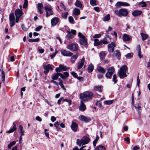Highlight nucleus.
I'll return each mask as SVG.
<instances>
[{
	"instance_id": "obj_1",
	"label": "nucleus",
	"mask_w": 150,
	"mask_h": 150,
	"mask_svg": "<svg viewBox=\"0 0 150 150\" xmlns=\"http://www.w3.org/2000/svg\"><path fill=\"white\" fill-rule=\"evenodd\" d=\"M93 96V93L90 91H86L80 94V98L83 101H87L91 99Z\"/></svg>"
},
{
	"instance_id": "obj_2",
	"label": "nucleus",
	"mask_w": 150,
	"mask_h": 150,
	"mask_svg": "<svg viewBox=\"0 0 150 150\" xmlns=\"http://www.w3.org/2000/svg\"><path fill=\"white\" fill-rule=\"evenodd\" d=\"M127 69V67L125 65L123 66L120 67V70L118 71L117 75H118L121 79H123L126 77L127 75L126 72Z\"/></svg>"
},
{
	"instance_id": "obj_3",
	"label": "nucleus",
	"mask_w": 150,
	"mask_h": 150,
	"mask_svg": "<svg viewBox=\"0 0 150 150\" xmlns=\"http://www.w3.org/2000/svg\"><path fill=\"white\" fill-rule=\"evenodd\" d=\"M90 141L89 138L86 136L83 137L81 140L77 139L76 141V144L79 146H81L83 144V145L88 143Z\"/></svg>"
},
{
	"instance_id": "obj_4",
	"label": "nucleus",
	"mask_w": 150,
	"mask_h": 150,
	"mask_svg": "<svg viewBox=\"0 0 150 150\" xmlns=\"http://www.w3.org/2000/svg\"><path fill=\"white\" fill-rule=\"evenodd\" d=\"M78 36L80 38L79 42L80 44L82 46H85L87 44V39L85 36L81 33H79L78 34Z\"/></svg>"
},
{
	"instance_id": "obj_5",
	"label": "nucleus",
	"mask_w": 150,
	"mask_h": 150,
	"mask_svg": "<svg viewBox=\"0 0 150 150\" xmlns=\"http://www.w3.org/2000/svg\"><path fill=\"white\" fill-rule=\"evenodd\" d=\"M44 9L46 13V16L47 17L52 15L53 14V12L52 10V7L50 5L45 6Z\"/></svg>"
},
{
	"instance_id": "obj_6",
	"label": "nucleus",
	"mask_w": 150,
	"mask_h": 150,
	"mask_svg": "<svg viewBox=\"0 0 150 150\" xmlns=\"http://www.w3.org/2000/svg\"><path fill=\"white\" fill-rule=\"evenodd\" d=\"M67 48L71 51H76L78 50L79 47L76 43H74L68 44L67 46Z\"/></svg>"
},
{
	"instance_id": "obj_7",
	"label": "nucleus",
	"mask_w": 150,
	"mask_h": 150,
	"mask_svg": "<svg viewBox=\"0 0 150 150\" xmlns=\"http://www.w3.org/2000/svg\"><path fill=\"white\" fill-rule=\"evenodd\" d=\"M114 71L115 70L113 67H111L109 68L108 69L107 73H106L105 74V77L107 78H110L113 74Z\"/></svg>"
},
{
	"instance_id": "obj_8",
	"label": "nucleus",
	"mask_w": 150,
	"mask_h": 150,
	"mask_svg": "<svg viewBox=\"0 0 150 150\" xmlns=\"http://www.w3.org/2000/svg\"><path fill=\"white\" fill-rule=\"evenodd\" d=\"M61 52L63 55L66 57H70L73 55V53L69 51L66 50H61Z\"/></svg>"
},
{
	"instance_id": "obj_9",
	"label": "nucleus",
	"mask_w": 150,
	"mask_h": 150,
	"mask_svg": "<svg viewBox=\"0 0 150 150\" xmlns=\"http://www.w3.org/2000/svg\"><path fill=\"white\" fill-rule=\"evenodd\" d=\"M79 117L81 121L84 122H88L91 120V119L89 117L82 115H80Z\"/></svg>"
},
{
	"instance_id": "obj_10",
	"label": "nucleus",
	"mask_w": 150,
	"mask_h": 150,
	"mask_svg": "<svg viewBox=\"0 0 150 150\" xmlns=\"http://www.w3.org/2000/svg\"><path fill=\"white\" fill-rule=\"evenodd\" d=\"M116 46V45L114 42H112L111 44H109L108 45V50L109 52H112L114 50V47Z\"/></svg>"
},
{
	"instance_id": "obj_11",
	"label": "nucleus",
	"mask_w": 150,
	"mask_h": 150,
	"mask_svg": "<svg viewBox=\"0 0 150 150\" xmlns=\"http://www.w3.org/2000/svg\"><path fill=\"white\" fill-rule=\"evenodd\" d=\"M43 68L44 69V73L45 74L48 73L49 72L50 69H53L50 64H49L46 65H44L43 66Z\"/></svg>"
},
{
	"instance_id": "obj_12",
	"label": "nucleus",
	"mask_w": 150,
	"mask_h": 150,
	"mask_svg": "<svg viewBox=\"0 0 150 150\" xmlns=\"http://www.w3.org/2000/svg\"><path fill=\"white\" fill-rule=\"evenodd\" d=\"M60 76L61 77H63V74L60 73H55L52 75V80H56L58 79L59 76Z\"/></svg>"
},
{
	"instance_id": "obj_13",
	"label": "nucleus",
	"mask_w": 150,
	"mask_h": 150,
	"mask_svg": "<svg viewBox=\"0 0 150 150\" xmlns=\"http://www.w3.org/2000/svg\"><path fill=\"white\" fill-rule=\"evenodd\" d=\"M71 127L73 131L76 132L78 130V125L76 122H72L71 123Z\"/></svg>"
},
{
	"instance_id": "obj_14",
	"label": "nucleus",
	"mask_w": 150,
	"mask_h": 150,
	"mask_svg": "<svg viewBox=\"0 0 150 150\" xmlns=\"http://www.w3.org/2000/svg\"><path fill=\"white\" fill-rule=\"evenodd\" d=\"M59 21V19L58 17H54L51 21L52 25L55 26Z\"/></svg>"
},
{
	"instance_id": "obj_15",
	"label": "nucleus",
	"mask_w": 150,
	"mask_h": 150,
	"mask_svg": "<svg viewBox=\"0 0 150 150\" xmlns=\"http://www.w3.org/2000/svg\"><path fill=\"white\" fill-rule=\"evenodd\" d=\"M120 16H126L128 14L127 10L126 9L123 8H121L120 9Z\"/></svg>"
},
{
	"instance_id": "obj_16",
	"label": "nucleus",
	"mask_w": 150,
	"mask_h": 150,
	"mask_svg": "<svg viewBox=\"0 0 150 150\" xmlns=\"http://www.w3.org/2000/svg\"><path fill=\"white\" fill-rule=\"evenodd\" d=\"M85 59L84 57H83L80 61H79L78 63L77 68L78 69H81L83 66L85 62Z\"/></svg>"
},
{
	"instance_id": "obj_17",
	"label": "nucleus",
	"mask_w": 150,
	"mask_h": 150,
	"mask_svg": "<svg viewBox=\"0 0 150 150\" xmlns=\"http://www.w3.org/2000/svg\"><path fill=\"white\" fill-rule=\"evenodd\" d=\"M83 101L81 100V104L79 107V109L80 111H83L86 110V107L84 104Z\"/></svg>"
},
{
	"instance_id": "obj_18",
	"label": "nucleus",
	"mask_w": 150,
	"mask_h": 150,
	"mask_svg": "<svg viewBox=\"0 0 150 150\" xmlns=\"http://www.w3.org/2000/svg\"><path fill=\"white\" fill-rule=\"evenodd\" d=\"M129 6V4L126 2H118L115 5L116 6Z\"/></svg>"
},
{
	"instance_id": "obj_19",
	"label": "nucleus",
	"mask_w": 150,
	"mask_h": 150,
	"mask_svg": "<svg viewBox=\"0 0 150 150\" xmlns=\"http://www.w3.org/2000/svg\"><path fill=\"white\" fill-rule=\"evenodd\" d=\"M23 14V13L21 9L20 10L18 8L15 11L16 17L17 15V17H20L21 16H22Z\"/></svg>"
},
{
	"instance_id": "obj_20",
	"label": "nucleus",
	"mask_w": 150,
	"mask_h": 150,
	"mask_svg": "<svg viewBox=\"0 0 150 150\" xmlns=\"http://www.w3.org/2000/svg\"><path fill=\"white\" fill-rule=\"evenodd\" d=\"M43 6L42 3L38 4V9L40 14H42L43 12Z\"/></svg>"
},
{
	"instance_id": "obj_21",
	"label": "nucleus",
	"mask_w": 150,
	"mask_h": 150,
	"mask_svg": "<svg viewBox=\"0 0 150 150\" xmlns=\"http://www.w3.org/2000/svg\"><path fill=\"white\" fill-rule=\"evenodd\" d=\"M97 69L99 73L102 74H105L106 72V70L100 66H98Z\"/></svg>"
},
{
	"instance_id": "obj_22",
	"label": "nucleus",
	"mask_w": 150,
	"mask_h": 150,
	"mask_svg": "<svg viewBox=\"0 0 150 150\" xmlns=\"http://www.w3.org/2000/svg\"><path fill=\"white\" fill-rule=\"evenodd\" d=\"M137 53L138 55L140 58L143 57V55L141 54V47L140 45H138L137 46Z\"/></svg>"
},
{
	"instance_id": "obj_23",
	"label": "nucleus",
	"mask_w": 150,
	"mask_h": 150,
	"mask_svg": "<svg viewBox=\"0 0 150 150\" xmlns=\"http://www.w3.org/2000/svg\"><path fill=\"white\" fill-rule=\"evenodd\" d=\"M142 13L141 11L135 10L132 13V14L134 16H139Z\"/></svg>"
},
{
	"instance_id": "obj_24",
	"label": "nucleus",
	"mask_w": 150,
	"mask_h": 150,
	"mask_svg": "<svg viewBox=\"0 0 150 150\" xmlns=\"http://www.w3.org/2000/svg\"><path fill=\"white\" fill-rule=\"evenodd\" d=\"M93 40L94 41V44L95 46L102 45L101 40L99 41V40L98 39H94Z\"/></svg>"
},
{
	"instance_id": "obj_25",
	"label": "nucleus",
	"mask_w": 150,
	"mask_h": 150,
	"mask_svg": "<svg viewBox=\"0 0 150 150\" xmlns=\"http://www.w3.org/2000/svg\"><path fill=\"white\" fill-rule=\"evenodd\" d=\"M130 40V38L129 35L125 34L123 35V40L124 42L128 41Z\"/></svg>"
},
{
	"instance_id": "obj_26",
	"label": "nucleus",
	"mask_w": 150,
	"mask_h": 150,
	"mask_svg": "<svg viewBox=\"0 0 150 150\" xmlns=\"http://www.w3.org/2000/svg\"><path fill=\"white\" fill-rule=\"evenodd\" d=\"M13 127L11 129H10L9 130L7 131V133H10L13 132L16 129V126L14 122L13 123Z\"/></svg>"
},
{
	"instance_id": "obj_27",
	"label": "nucleus",
	"mask_w": 150,
	"mask_h": 150,
	"mask_svg": "<svg viewBox=\"0 0 150 150\" xmlns=\"http://www.w3.org/2000/svg\"><path fill=\"white\" fill-rule=\"evenodd\" d=\"M80 13V10L77 8H75L74 9L73 14L75 16H78Z\"/></svg>"
},
{
	"instance_id": "obj_28",
	"label": "nucleus",
	"mask_w": 150,
	"mask_h": 150,
	"mask_svg": "<svg viewBox=\"0 0 150 150\" xmlns=\"http://www.w3.org/2000/svg\"><path fill=\"white\" fill-rule=\"evenodd\" d=\"M58 80L59 81L58 85L59 84L63 89L66 90V89L63 83V82L62 80L60 78H59Z\"/></svg>"
},
{
	"instance_id": "obj_29",
	"label": "nucleus",
	"mask_w": 150,
	"mask_h": 150,
	"mask_svg": "<svg viewBox=\"0 0 150 150\" xmlns=\"http://www.w3.org/2000/svg\"><path fill=\"white\" fill-rule=\"evenodd\" d=\"M78 57V54L74 55L72 56L71 57V61L72 63L75 62V60Z\"/></svg>"
},
{
	"instance_id": "obj_30",
	"label": "nucleus",
	"mask_w": 150,
	"mask_h": 150,
	"mask_svg": "<svg viewBox=\"0 0 150 150\" xmlns=\"http://www.w3.org/2000/svg\"><path fill=\"white\" fill-rule=\"evenodd\" d=\"M140 35L142 37V41H144L147 39L148 37V36L147 34H144L143 33H141Z\"/></svg>"
},
{
	"instance_id": "obj_31",
	"label": "nucleus",
	"mask_w": 150,
	"mask_h": 150,
	"mask_svg": "<svg viewBox=\"0 0 150 150\" xmlns=\"http://www.w3.org/2000/svg\"><path fill=\"white\" fill-rule=\"evenodd\" d=\"M75 6L81 8L82 7V4L79 0H77L75 3Z\"/></svg>"
},
{
	"instance_id": "obj_32",
	"label": "nucleus",
	"mask_w": 150,
	"mask_h": 150,
	"mask_svg": "<svg viewBox=\"0 0 150 150\" xmlns=\"http://www.w3.org/2000/svg\"><path fill=\"white\" fill-rule=\"evenodd\" d=\"M94 67L93 64H91L88 66V71L89 73L92 72L93 69Z\"/></svg>"
},
{
	"instance_id": "obj_33",
	"label": "nucleus",
	"mask_w": 150,
	"mask_h": 150,
	"mask_svg": "<svg viewBox=\"0 0 150 150\" xmlns=\"http://www.w3.org/2000/svg\"><path fill=\"white\" fill-rule=\"evenodd\" d=\"M94 89L96 91L101 92L102 91V87L101 86H96L94 87Z\"/></svg>"
},
{
	"instance_id": "obj_34",
	"label": "nucleus",
	"mask_w": 150,
	"mask_h": 150,
	"mask_svg": "<svg viewBox=\"0 0 150 150\" xmlns=\"http://www.w3.org/2000/svg\"><path fill=\"white\" fill-rule=\"evenodd\" d=\"M110 19V15L109 14H108L103 18V21L105 22L108 21Z\"/></svg>"
},
{
	"instance_id": "obj_35",
	"label": "nucleus",
	"mask_w": 150,
	"mask_h": 150,
	"mask_svg": "<svg viewBox=\"0 0 150 150\" xmlns=\"http://www.w3.org/2000/svg\"><path fill=\"white\" fill-rule=\"evenodd\" d=\"M0 71H1V80L3 82H4L5 81V74L4 72L1 69L0 70Z\"/></svg>"
},
{
	"instance_id": "obj_36",
	"label": "nucleus",
	"mask_w": 150,
	"mask_h": 150,
	"mask_svg": "<svg viewBox=\"0 0 150 150\" xmlns=\"http://www.w3.org/2000/svg\"><path fill=\"white\" fill-rule=\"evenodd\" d=\"M59 67L60 68H61V69H62V70L66 71L68 69H69V68L67 67V66H63L62 64H60L59 65Z\"/></svg>"
},
{
	"instance_id": "obj_37",
	"label": "nucleus",
	"mask_w": 150,
	"mask_h": 150,
	"mask_svg": "<svg viewBox=\"0 0 150 150\" xmlns=\"http://www.w3.org/2000/svg\"><path fill=\"white\" fill-rule=\"evenodd\" d=\"M95 150H105V148L103 146L99 145V146L96 147Z\"/></svg>"
},
{
	"instance_id": "obj_38",
	"label": "nucleus",
	"mask_w": 150,
	"mask_h": 150,
	"mask_svg": "<svg viewBox=\"0 0 150 150\" xmlns=\"http://www.w3.org/2000/svg\"><path fill=\"white\" fill-rule=\"evenodd\" d=\"M54 126L56 127V129L57 131H59L60 129V128L59 126V124L58 121L55 122L54 124Z\"/></svg>"
},
{
	"instance_id": "obj_39",
	"label": "nucleus",
	"mask_w": 150,
	"mask_h": 150,
	"mask_svg": "<svg viewBox=\"0 0 150 150\" xmlns=\"http://www.w3.org/2000/svg\"><path fill=\"white\" fill-rule=\"evenodd\" d=\"M105 55L106 54L105 53L102 52H100L99 54V56L101 59H103L104 58Z\"/></svg>"
},
{
	"instance_id": "obj_40",
	"label": "nucleus",
	"mask_w": 150,
	"mask_h": 150,
	"mask_svg": "<svg viewBox=\"0 0 150 150\" xmlns=\"http://www.w3.org/2000/svg\"><path fill=\"white\" fill-rule=\"evenodd\" d=\"M96 2L97 1L96 0H90V4L92 6H94L97 5Z\"/></svg>"
},
{
	"instance_id": "obj_41",
	"label": "nucleus",
	"mask_w": 150,
	"mask_h": 150,
	"mask_svg": "<svg viewBox=\"0 0 150 150\" xmlns=\"http://www.w3.org/2000/svg\"><path fill=\"white\" fill-rule=\"evenodd\" d=\"M16 142L15 141H13L11 142L10 144L8 145V148L9 149H10L12 146L13 145L16 144Z\"/></svg>"
},
{
	"instance_id": "obj_42",
	"label": "nucleus",
	"mask_w": 150,
	"mask_h": 150,
	"mask_svg": "<svg viewBox=\"0 0 150 150\" xmlns=\"http://www.w3.org/2000/svg\"><path fill=\"white\" fill-rule=\"evenodd\" d=\"M112 81L114 82V83L115 84L117 81V76L116 74H114L113 76Z\"/></svg>"
},
{
	"instance_id": "obj_43",
	"label": "nucleus",
	"mask_w": 150,
	"mask_h": 150,
	"mask_svg": "<svg viewBox=\"0 0 150 150\" xmlns=\"http://www.w3.org/2000/svg\"><path fill=\"white\" fill-rule=\"evenodd\" d=\"M113 100H105L104 102V103L107 105H109L112 104L113 103Z\"/></svg>"
},
{
	"instance_id": "obj_44",
	"label": "nucleus",
	"mask_w": 150,
	"mask_h": 150,
	"mask_svg": "<svg viewBox=\"0 0 150 150\" xmlns=\"http://www.w3.org/2000/svg\"><path fill=\"white\" fill-rule=\"evenodd\" d=\"M39 40L38 38H37L34 39H29L28 41L30 42H38Z\"/></svg>"
},
{
	"instance_id": "obj_45",
	"label": "nucleus",
	"mask_w": 150,
	"mask_h": 150,
	"mask_svg": "<svg viewBox=\"0 0 150 150\" xmlns=\"http://www.w3.org/2000/svg\"><path fill=\"white\" fill-rule=\"evenodd\" d=\"M10 21L15 20V17L13 13L11 14L9 16Z\"/></svg>"
},
{
	"instance_id": "obj_46",
	"label": "nucleus",
	"mask_w": 150,
	"mask_h": 150,
	"mask_svg": "<svg viewBox=\"0 0 150 150\" xmlns=\"http://www.w3.org/2000/svg\"><path fill=\"white\" fill-rule=\"evenodd\" d=\"M68 20L69 22L72 24H74V20L72 16H69L68 18Z\"/></svg>"
},
{
	"instance_id": "obj_47",
	"label": "nucleus",
	"mask_w": 150,
	"mask_h": 150,
	"mask_svg": "<svg viewBox=\"0 0 150 150\" xmlns=\"http://www.w3.org/2000/svg\"><path fill=\"white\" fill-rule=\"evenodd\" d=\"M135 108L136 109L137 112H138L139 115H140V110H141V107L140 106H139L138 105L137 106H135Z\"/></svg>"
},
{
	"instance_id": "obj_48",
	"label": "nucleus",
	"mask_w": 150,
	"mask_h": 150,
	"mask_svg": "<svg viewBox=\"0 0 150 150\" xmlns=\"http://www.w3.org/2000/svg\"><path fill=\"white\" fill-rule=\"evenodd\" d=\"M139 4L140 5H141V6L142 7H146L147 6L146 3L143 1L139 2Z\"/></svg>"
},
{
	"instance_id": "obj_49",
	"label": "nucleus",
	"mask_w": 150,
	"mask_h": 150,
	"mask_svg": "<svg viewBox=\"0 0 150 150\" xmlns=\"http://www.w3.org/2000/svg\"><path fill=\"white\" fill-rule=\"evenodd\" d=\"M28 5V1L27 0H24V4L23 6V8H27Z\"/></svg>"
},
{
	"instance_id": "obj_50",
	"label": "nucleus",
	"mask_w": 150,
	"mask_h": 150,
	"mask_svg": "<svg viewBox=\"0 0 150 150\" xmlns=\"http://www.w3.org/2000/svg\"><path fill=\"white\" fill-rule=\"evenodd\" d=\"M69 75V74L67 72H64V73L63 74V77H61V78L62 79H64L65 78L67 77Z\"/></svg>"
},
{
	"instance_id": "obj_51",
	"label": "nucleus",
	"mask_w": 150,
	"mask_h": 150,
	"mask_svg": "<svg viewBox=\"0 0 150 150\" xmlns=\"http://www.w3.org/2000/svg\"><path fill=\"white\" fill-rule=\"evenodd\" d=\"M68 13L67 12H65L62 13V16L64 18H66Z\"/></svg>"
},
{
	"instance_id": "obj_52",
	"label": "nucleus",
	"mask_w": 150,
	"mask_h": 150,
	"mask_svg": "<svg viewBox=\"0 0 150 150\" xmlns=\"http://www.w3.org/2000/svg\"><path fill=\"white\" fill-rule=\"evenodd\" d=\"M133 56V53H128L125 55V57L126 58H131Z\"/></svg>"
},
{
	"instance_id": "obj_53",
	"label": "nucleus",
	"mask_w": 150,
	"mask_h": 150,
	"mask_svg": "<svg viewBox=\"0 0 150 150\" xmlns=\"http://www.w3.org/2000/svg\"><path fill=\"white\" fill-rule=\"evenodd\" d=\"M66 38H68V39L69 40H70V39H72L73 38H74V36H73V35L70 34L69 35H66Z\"/></svg>"
},
{
	"instance_id": "obj_54",
	"label": "nucleus",
	"mask_w": 150,
	"mask_h": 150,
	"mask_svg": "<svg viewBox=\"0 0 150 150\" xmlns=\"http://www.w3.org/2000/svg\"><path fill=\"white\" fill-rule=\"evenodd\" d=\"M101 36L100 34H95L93 36V38H100Z\"/></svg>"
},
{
	"instance_id": "obj_55",
	"label": "nucleus",
	"mask_w": 150,
	"mask_h": 150,
	"mask_svg": "<svg viewBox=\"0 0 150 150\" xmlns=\"http://www.w3.org/2000/svg\"><path fill=\"white\" fill-rule=\"evenodd\" d=\"M10 25L11 27H12L15 25V20L10 21Z\"/></svg>"
},
{
	"instance_id": "obj_56",
	"label": "nucleus",
	"mask_w": 150,
	"mask_h": 150,
	"mask_svg": "<svg viewBox=\"0 0 150 150\" xmlns=\"http://www.w3.org/2000/svg\"><path fill=\"white\" fill-rule=\"evenodd\" d=\"M62 100L63 102L64 101H66L67 102H68L69 103V105H71V100H69L67 99H62Z\"/></svg>"
},
{
	"instance_id": "obj_57",
	"label": "nucleus",
	"mask_w": 150,
	"mask_h": 150,
	"mask_svg": "<svg viewBox=\"0 0 150 150\" xmlns=\"http://www.w3.org/2000/svg\"><path fill=\"white\" fill-rule=\"evenodd\" d=\"M55 71L57 73H59L61 72L62 71V69L61 68L58 67H57L55 69Z\"/></svg>"
},
{
	"instance_id": "obj_58",
	"label": "nucleus",
	"mask_w": 150,
	"mask_h": 150,
	"mask_svg": "<svg viewBox=\"0 0 150 150\" xmlns=\"http://www.w3.org/2000/svg\"><path fill=\"white\" fill-rule=\"evenodd\" d=\"M96 105L97 106H98L100 108H101L102 106V104L100 101H97L96 103Z\"/></svg>"
},
{
	"instance_id": "obj_59",
	"label": "nucleus",
	"mask_w": 150,
	"mask_h": 150,
	"mask_svg": "<svg viewBox=\"0 0 150 150\" xmlns=\"http://www.w3.org/2000/svg\"><path fill=\"white\" fill-rule=\"evenodd\" d=\"M140 82V80L139 78V76L137 77V85L139 87V83Z\"/></svg>"
},
{
	"instance_id": "obj_60",
	"label": "nucleus",
	"mask_w": 150,
	"mask_h": 150,
	"mask_svg": "<svg viewBox=\"0 0 150 150\" xmlns=\"http://www.w3.org/2000/svg\"><path fill=\"white\" fill-rule=\"evenodd\" d=\"M76 78L80 81H83V78L82 77L77 76Z\"/></svg>"
},
{
	"instance_id": "obj_61",
	"label": "nucleus",
	"mask_w": 150,
	"mask_h": 150,
	"mask_svg": "<svg viewBox=\"0 0 150 150\" xmlns=\"http://www.w3.org/2000/svg\"><path fill=\"white\" fill-rule=\"evenodd\" d=\"M50 82L54 83L55 85L57 86H58V83H57L56 81H55L53 80H51L50 81Z\"/></svg>"
},
{
	"instance_id": "obj_62",
	"label": "nucleus",
	"mask_w": 150,
	"mask_h": 150,
	"mask_svg": "<svg viewBox=\"0 0 150 150\" xmlns=\"http://www.w3.org/2000/svg\"><path fill=\"white\" fill-rule=\"evenodd\" d=\"M71 33L73 35H75L76 33V31L74 30H71Z\"/></svg>"
},
{
	"instance_id": "obj_63",
	"label": "nucleus",
	"mask_w": 150,
	"mask_h": 150,
	"mask_svg": "<svg viewBox=\"0 0 150 150\" xmlns=\"http://www.w3.org/2000/svg\"><path fill=\"white\" fill-rule=\"evenodd\" d=\"M116 57L118 58H119L120 57V52L118 51H116Z\"/></svg>"
},
{
	"instance_id": "obj_64",
	"label": "nucleus",
	"mask_w": 150,
	"mask_h": 150,
	"mask_svg": "<svg viewBox=\"0 0 150 150\" xmlns=\"http://www.w3.org/2000/svg\"><path fill=\"white\" fill-rule=\"evenodd\" d=\"M71 74L72 76L75 78H77V77L78 76V75L74 71L72 72Z\"/></svg>"
}]
</instances>
